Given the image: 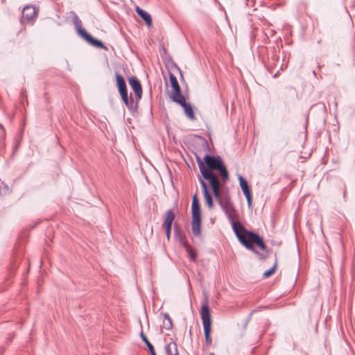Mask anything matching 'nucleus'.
Masks as SVG:
<instances>
[{
	"label": "nucleus",
	"mask_w": 355,
	"mask_h": 355,
	"mask_svg": "<svg viewBox=\"0 0 355 355\" xmlns=\"http://www.w3.org/2000/svg\"><path fill=\"white\" fill-rule=\"evenodd\" d=\"M196 158L201 174L199 179H203L205 181V180L218 178L214 173L218 171L223 184L229 180L228 171L220 156L206 154L203 159L198 155Z\"/></svg>",
	"instance_id": "obj_1"
},
{
	"label": "nucleus",
	"mask_w": 355,
	"mask_h": 355,
	"mask_svg": "<svg viewBox=\"0 0 355 355\" xmlns=\"http://www.w3.org/2000/svg\"><path fill=\"white\" fill-rule=\"evenodd\" d=\"M235 220L236 219L230 218V223L232 225L236 238L242 245L244 247L245 245L251 247L249 243L252 241L254 242L255 245L259 247L261 250L268 253L270 252L264 243L262 236L253 231L248 230L241 222L236 221Z\"/></svg>",
	"instance_id": "obj_2"
},
{
	"label": "nucleus",
	"mask_w": 355,
	"mask_h": 355,
	"mask_svg": "<svg viewBox=\"0 0 355 355\" xmlns=\"http://www.w3.org/2000/svg\"><path fill=\"white\" fill-rule=\"evenodd\" d=\"M200 317L202 319L205 343L207 345L211 344V318L209 306V296L205 293V300L200 309Z\"/></svg>",
	"instance_id": "obj_3"
},
{
	"label": "nucleus",
	"mask_w": 355,
	"mask_h": 355,
	"mask_svg": "<svg viewBox=\"0 0 355 355\" xmlns=\"http://www.w3.org/2000/svg\"><path fill=\"white\" fill-rule=\"evenodd\" d=\"M202 217L201 209L197 194L192 197L191 202V230L193 234L198 237L201 234Z\"/></svg>",
	"instance_id": "obj_4"
},
{
	"label": "nucleus",
	"mask_w": 355,
	"mask_h": 355,
	"mask_svg": "<svg viewBox=\"0 0 355 355\" xmlns=\"http://www.w3.org/2000/svg\"><path fill=\"white\" fill-rule=\"evenodd\" d=\"M173 102L176 103L183 108L184 113L189 119L191 121H194L196 119L193 110V107L191 103L186 101L184 96L179 97L178 98H176L175 100L173 101Z\"/></svg>",
	"instance_id": "obj_5"
},
{
	"label": "nucleus",
	"mask_w": 355,
	"mask_h": 355,
	"mask_svg": "<svg viewBox=\"0 0 355 355\" xmlns=\"http://www.w3.org/2000/svg\"><path fill=\"white\" fill-rule=\"evenodd\" d=\"M240 187L245 196L248 208H251L252 203V195L250 187L248 184L247 180L241 175H238Z\"/></svg>",
	"instance_id": "obj_6"
},
{
	"label": "nucleus",
	"mask_w": 355,
	"mask_h": 355,
	"mask_svg": "<svg viewBox=\"0 0 355 355\" xmlns=\"http://www.w3.org/2000/svg\"><path fill=\"white\" fill-rule=\"evenodd\" d=\"M168 78L171 87L173 89V92L170 95V98L171 101H173L176 98H178L179 97H181L184 95L182 94L181 87L179 85L176 76L170 71H168Z\"/></svg>",
	"instance_id": "obj_7"
},
{
	"label": "nucleus",
	"mask_w": 355,
	"mask_h": 355,
	"mask_svg": "<svg viewBox=\"0 0 355 355\" xmlns=\"http://www.w3.org/2000/svg\"><path fill=\"white\" fill-rule=\"evenodd\" d=\"M219 205L225 212L229 221L230 218L236 219L239 217L238 212L230 199H225L223 202H221V204H219Z\"/></svg>",
	"instance_id": "obj_8"
},
{
	"label": "nucleus",
	"mask_w": 355,
	"mask_h": 355,
	"mask_svg": "<svg viewBox=\"0 0 355 355\" xmlns=\"http://www.w3.org/2000/svg\"><path fill=\"white\" fill-rule=\"evenodd\" d=\"M207 180L212 190L215 199L217 200L218 204H221V202L225 199H223L220 196L222 184L220 183L219 178H212Z\"/></svg>",
	"instance_id": "obj_9"
},
{
	"label": "nucleus",
	"mask_w": 355,
	"mask_h": 355,
	"mask_svg": "<svg viewBox=\"0 0 355 355\" xmlns=\"http://www.w3.org/2000/svg\"><path fill=\"white\" fill-rule=\"evenodd\" d=\"M128 83L130 88L135 94L137 101H139L142 97L143 89L139 80L134 76L128 78Z\"/></svg>",
	"instance_id": "obj_10"
},
{
	"label": "nucleus",
	"mask_w": 355,
	"mask_h": 355,
	"mask_svg": "<svg viewBox=\"0 0 355 355\" xmlns=\"http://www.w3.org/2000/svg\"><path fill=\"white\" fill-rule=\"evenodd\" d=\"M73 23L76 28L77 34L87 42L92 35L89 33L85 28L82 26V21L76 13H73Z\"/></svg>",
	"instance_id": "obj_11"
},
{
	"label": "nucleus",
	"mask_w": 355,
	"mask_h": 355,
	"mask_svg": "<svg viewBox=\"0 0 355 355\" xmlns=\"http://www.w3.org/2000/svg\"><path fill=\"white\" fill-rule=\"evenodd\" d=\"M199 183L202 189V192L205 201V204L207 205L209 209H213L214 200L212 198V196L209 191L207 184L206 183L205 181L203 180V179H199Z\"/></svg>",
	"instance_id": "obj_12"
},
{
	"label": "nucleus",
	"mask_w": 355,
	"mask_h": 355,
	"mask_svg": "<svg viewBox=\"0 0 355 355\" xmlns=\"http://www.w3.org/2000/svg\"><path fill=\"white\" fill-rule=\"evenodd\" d=\"M116 85L119 93L128 91L126 83L123 76L119 72H115Z\"/></svg>",
	"instance_id": "obj_13"
},
{
	"label": "nucleus",
	"mask_w": 355,
	"mask_h": 355,
	"mask_svg": "<svg viewBox=\"0 0 355 355\" xmlns=\"http://www.w3.org/2000/svg\"><path fill=\"white\" fill-rule=\"evenodd\" d=\"M175 218V214L172 209H169L166 211L164 221L162 223L163 227H172L173 223Z\"/></svg>",
	"instance_id": "obj_14"
},
{
	"label": "nucleus",
	"mask_w": 355,
	"mask_h": 355,
	"mask_svg": "<svg viewBox=\"0 0 355 355\" xmlns=\"http://www.w3.org/2000/svg\"><path fill=\"white\" fill-rule=\"evenodd\" d=\"M135 10L137 14L144 21L147 26L151 27L153 24V21L150 15L139 6L136 7Z\"/></svg>",
	"instance_id": "obj_15"
},
{
	"label": "nucleus",
	"mask_w": 355,
	"mask_h": 355,
	"mask_svg": "<svg viewBox=\"0 0 355 355\" xmlns=\"http://www.w3.org/2000/svg\"><path fill=\"white\" fill-rule=\"evenodd\" d=\"M125 106L128 107V110L132 114L137 113L138 111V105H139V101H137V99H134L130 94V99L128 102V103L125 104Z\"/></svg>",
	"instance_id": "obj_16"
},
{
	"label": "nucleus",
	"mask_w": 355,
	"mask_h": 355,
	"mask_svg": "<svg viewBox=\"0 0 355 355\" xmlns=\"http://www.w3.org/2000/svg\"><path fill=\"white\" fill-rule=\"evenodd\" d=\"M35 13L34 7L25 6L22 10V17L29 21L35 17Z\"/></svg>",
	"instance_id": "obj_17"
},
{
	"label": "nucleus",
	"mask_w": 355,
	"mask_h": 355,
	"mask_svg": "<svg viewBox=\"0 0 355 355\" xmlns=\"http://www.w3.org/2000/svg\"><path fill=\"white\" fill-rule=\"evenodd\" d=\"M174 237L178 240L179 242L182 241L187 238L184 231L178 226L177 223H175L173 227Z\"/></svg>",
	"instance_id": "obj_18"
},
{
	"label": "nucleus",
	"mask_w": 355,
	"mask_h": 355,
	"mask_svg": "<svg viewBox=\"0 0 355 355\" xmlns=\"http://www.w3.org/2000/svg\"><path fill=\"white\" fill-rule=\"evenodd\" d=\"M164 349L166 355H178L177 344L174 341L166 344Z\"/></svg>",
	"instance_id": "obj_19"
},
{
	"label": "nucleus",
	"mask_w": 355,
	"mask_h": 355,
	"mask_svg": "<svg viewBox=\"0 0 355 355\" xmlns=\"http://www.w3.org/2000/svg\"><path fill=\"white\" fill-rule=\"evenodd\" d=\"M87 43L89 44L91 46H93L97 49H104V50L107 49L106 46L103 44V42L101 40L94 37L92 35L87 41Z\"/></svg>",
	"instance_id": "obj_20"
},
{
	"label": "nucleus",
	"mask_w": 355,
	"mask_h": 355,
	"mask_svg": "<svg viewBox=\"0 0 355 355\" xmlns=\"http://www.w3.org/2000/svg\"><path fill=\"white\" fill-rule=\"evenodd\" d=\"M165 320L163 321V326L166 330L173 328V320L168 313H162Z\"/></svg>",
	"instance_id": "obj_21"
},
{
	"label": "nucleus",
	"mask_w": 355,
	"mask_h": 355,
	"mask_svg": "<svg viewBox=\"0 0 355 355\" xmlns=\"http://www.w3.org/2000/svg\"><path fill=\"white\" fill-rule=\"evenodd\" d=\"M250 245L251 247H249L248 245H245V248L249 250H250L251 252H252L253 253H254L255 254H257L261 259H266L267 258V256L266 255H264L263 254L259 252L254 247V245H255V243L254 242H252V241H250Z\"/></svg>",
	"instance_id": "obj_22"
},
{
	"label": "nucleus",
	"mask_w": 355,
	"mask_h": 355,
	"mask_svg": "<svg viewBox=\"0 0 355 355\" xmlns=\"http://www.w3.org/2000/svg\"><path fill=\"white\" fill-rule=\"evenodd\" d=\"M186 252L190 260L193 262H196L197 259V253L195 249L192 248L191 247H189L186 250Z\"/></svg>",
	"instance_id": "obj_23"
},
{
	"label": "nucleus",
	"mask_w": 355,
	"mask_h": 355,
	"mask_svg": "<svg viewBox=\"0 0 355 355\" xmlns=\"http://www.w3.org/2000/svg\"><path fill=\"white\" fill-rule=\"evenodd\" d=\"M276 268H277V262H275L274 263V265L270 269L266 270L263 273V277L268 278V277L272 276L275 273V272L276 270Z\"/></svg>",
	"instance_id": "obj_24"
},
{
	"label": "nucleus",
	"mask_w": 355,
	"mask_h": 355,
	"mask_svg": "<svg viewBox=\"0 0 355 355\" xmlns=\"http://www.w3.org/2000/svg\"><path fill=\"white\" fill-rule=\"evenodd\" d=\"M119 94H120V96L121 97V99H122L123 103L124 104L128 103V101L130 99V96H128V91L119 93Z\"/></svg>",
	"instance_id": "obj_25"
},
{
	"label": "nucleus",
	"mask_w": 355,
	"mask_h": 355,
	"mask_svg": "<svg viewBox=\"0 0 355 355\" xmlns=\"http://www.w3.org/2000/svg\"><path fill=\"white\" fill-rule=\"evenodd\" d=\"M139 336L142 341L146 344V345H148V344L149 345V343H151L148 340V338L146 337V334L144 333V331L142 329L139 333Z\"/></svg>",
	"instance_id": "obj_26"
},
{
	"label": "nucleus",
	"mask_w": 355,
	"mask_h": 355,
	"mask_svg": "<svg viewBox=\"0 0 355 355\" xmlns=\"http://www.w3.org/2000/svg\"><path fill=\"white\" fill-rule=\"evenodd\" d=\"M252 312H251V313L248 315V316L245 318V322H244V323H243V329H245L247 328V326H248V324L249 322L250 321V320H251V318H252Z\"/></svg>",
	"instance_id": "obj_27"
},
{
	"label": "nucleus",
	"mask_w": 355,
	"mask_h": 355,
	"mask_svg": "<svg viewBox=\"0 0 355 355\" xmlns=\"http://www.w3.org/2000/svg\"><path fill=\"white\" fill-rule=\"evenodd\" d=\"M146 347H148V349L150 355H157L155 348H154V346L152 345V343H149V345L148 344V345H146Z\"/></svg>",
	"instance_id": "obj_28"
},
{
	"label": "nucleus",
	"mask_w": 355,
	"mask_h": 355,
	"mask_svg": "<svg viewBox=\"0 0 355 355\" xmlns=\"http://www.w3.org/2000/svg\"><path fill=\"white\" fill-rule=\"evenodd\" d=\"M165 231L166 236L168 241L171 239V228L172 227H163Z\"/></svg>",
	"instance_id": "obj_29"
},
{
	"label": "nucleus",
	"mask_w": 355,
	"mask_h": 355,
	"mask_svg": "<svg viewBox=\"0 0 355 355\" xmlns=\"http://www.w3.org/2000/svg\"><path fill=\"white\" fill-rule=\"evenodd\" d=\"M179 243L181 245H182L185 248V250L190 247L189 245V243L187 240V238L185 239H184L182 241H180Z\"/></svg>",
	"instance_id": "obj_30"
},
{
	"label": "nucleus",
	"mask_w": 355,
	"mask_h": 355,
	"mask_svg": "<svg viewBox=\"0 0 355 355\" xmlns=\"http://www.w3.org/2000/svg\"><path fill=\"white\" fill-rule=\"evenodd\" d=\"M3 189H4L5 191H8L9 190L8 186L7 184H4Z\"/></svg>",
	"instance_id": "obj_31"
},
{
	"label": "nucleus",
	"mask_w": 355,
	"mask_h": 355,
	"mask_svg": "<svg viewBox=\"0 0 355 355\" xmlns=\"http://www.w3.org/2000/svg\"><path fill=\"white\" fill-rule=\"evenodd\" d=\"M345 193H346V188H345V186L344 185V189H343V195L344 196L345 195Z\"/></svg>",
	"instance_id": "obj_32"
},
{
	"label": "nucleus",
	"mask_w": 355,
	"mask_h": 355,
	"mask_svg": "<svg viewBox=\"0 0 355 355\" xmlns=\"http://www.w3.org/2000/svg\"><path fill=\"white\" fill-rule=\"evenodd\" d=\"M13 336H14V335H13V334H10V335L9 341H10V340H11V339H12V338Z\"/></svg>",
	"instance_id": "obj_33"
},
{
	"label": "nucleus",
	"mask_w": 355,
	"mask_h": 355,
	"mask_svg": "<svg viewBox=\"0 0 355 355\" xmlns=\"http://www.w3.org/2000/svg\"><path fill=\"white\" fill-rule=\"evenodd\" d=\"M205 143L207 145V148H209L208 143H207V141L206 140H205Z\"/></svg>",
	"instance_id": "obj_34"
},
{
	"label": "nucleus",
	"mask_w": 355,
	"mask_h": 355,
	"mask_svg": "<svg viewBox=\"0 0 355 355\" xmlns=\"http://www.w3.org/2000/svg\"><path fill=\"white\" fill-rule=\"evenodd\" d=\"M313 74L315 76H316L315 71H314V70L313 71Z\"/></svg>",
	"instance_id": "obj_35"
},
{
	"label": "nucleus",
	"mask_w": 355,
	"mask_h": 355,
	"mask_svg": "<svg viewBox=\"0 0 355 355\" xmlns=\"http://www.w3.org/2000/svg\"><path fill=\"white\" fill-rule=\"evenodd\" d=\"M209 355H215L214 353L211 352Z\"/></svg>",
	"instance_id": "obj_36"
},
{
	"label": "nucleus",
	"mask_w": 355,
	"mask_h": 355,
	"mask_svg": "<svg viewBox=\"0 0 355 355\" xmlns=\"http://www.w3.org/2000/svg\"><path fill=\"white\" fill-rule=\"evenodd\" d=\"M277 73H275V74L274 75V77H277Z\"/></svg>",
	"instance_id": "obj_37"
},
{
	"label": "nucleus",
	"mask_w": 355,
	"mask_h": 355,
	"mask_svg": "<svg viewBox=\"0 0 355 355\" xmlns=\"http://www.w3.org/2000/svg\"><path fill=\"white\" fill-rule=\"evenodd\" d=\"M0 128H2V125L1 124H0Z\"/></svg>",
	"instance_id": "obj_38"
}]
</instances>
